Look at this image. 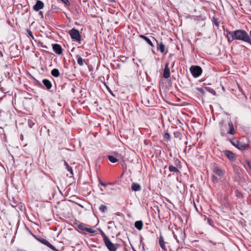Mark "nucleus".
<instances>
[{
	"mask_svg": "<svg viewBox=\"0 0 251 251\" xmlns=\"http://www.w3.org/2000/svg\"><path fill=\"white\" fill-rule=\"evenodd\" d=\"M235 39L243 41L251 45V30L250 31L249 35L243 30H236L235 31Z\"/></svg>",
	"mask_w": 251,
	"mask_h": 251,
	"instance_id": "1",
	"label": "nucleus"
},
{
	"mask_svg": "<svg viewBox=\"0 0 251 251\" xmlns=\"http://www.w3.org/2000/svg\"><path fill=\"white\" fill-rule=\"evenodd\" d=\"M100 233L103 238V242L105 246L109 251H116L118 245L114 244L110 239L105 235L102 230H100Z\"/></svg>",
	"mask_w": 251,
	"mask_h": 251,
	"instance_id": "2",
	"label": "nucleus"
},
{
	"mask_svg": "<svg viewBox=\"0 0 251 251\" xmlns=\"http://www.w3.org/2000/svg\"><path fill=\"white\" fill-rule=\"evenodd\" d=\"M232 145L240 151L247 150L249 148V144L241 140H233Z\"/></svg>",
	"mask_w": 251,
	"mask_h": 251,
	"instance_id": "3",
	"label": "nucleus"
},
{
	"mask_svg": "<svg viewBox=\"0 0 251 251\" xmlns=\"http://www.w3.org/2000/svg\"><path fill=\"white\" fill-rule=\"evenodd\" d=\"M190 71L194 77H198L202 73V69L198 66H192L190 68Z\"/></svg>",
	"mask_w": 251,
	"mask_h": 251,
	"instance_id": "4",
	"label": "nucleus"
},
{
	"mask_svg": "<svg viewBox=\"0 0 251 251\" xmlns=\"http://www.w3.org/2000/svg\"><path fill=\"white\" fill-rule=\"evenodd\" d=\"M69 34L73 40L76 41H80V35L77 30L73 28L69 31Z\"/></svg>",
	"mask_w": 251,
	"mask_h": 251,
	"instance_id": "5",
	"label": "nucleus"
},
{
	"mask_svg": "<svg viewBox=\"0 0 251 251\" xmlns=\"http://www.w3.org/2000/svg\"><path fill=\"white\" fill-rule=\"evenodd\" d=\"M77 227L81 230L85 231L90 233H94L95 232V230L92 228L88 227L87 225L83 223L78 224Z\"/></svg>",
	"mask_w": 251,
	"mask_h": 251,
	"instance_id": "6",
	"label": "nucleus"
},
{
	"mask_svg": "<svg viewBox=\"0 0 251 251\" xmlns=\"http://www.w3.org/2000/svg\"><path fill=\"white\" fill-rule=\"evenodd\" d=\"M225 154L230 161H233L235 159V155L231 151L229 150H226L224 151Z\"/></svg>",
	"mask_w": 251,
	"mask_h": 251,
	"instance_id": "7",
	"label": "nucleus"
},
{
	"mask_svg": "<svg viewBox=\"0 0 251 251\" xmlns=\"http://www.w3.org/2000/svg\"><path fill=\"white\" fill-rule=\"evenodd\" d=\"M44 6V3L41 1V0H38L36 2V3L35 5H34L33 9L36 11H38L40 9H42L43 8Z\"/></svg>",
	"mask_w": 251,
	"mask_h": 251,
	"instance_id": "8",
	"label": "nucleus"
},
{
	"mask_svg": "<svg viewBox=\"0 0 251 251\" xmlns=\"http://www.w3.org/2000/svg\"><path fill=\"white\" fill-rule=\"evenodd\" d=\"M235 31L233 32L229 31L227 30L226 31V37L227 38L228 41L231 42L232 41H233L235 38Z\"/></svg>",
	"mask_w": 251,
	"mask_h": 251,
	"instance_id": "9",
	"label": "nucleus"
},
{
	"mask_svg": "<svg viewBox=\"0 0 251 251\" xmlns=\"http://www.w3.org/2000/svg\"><path fill=\"white\" fill-rule=\"evenodd\" d=\"M163 77L165 78H168L170 77V69L169 68V63H167L165 65V68L163 71Z\"/></svg>",
	"mask_w": 251,
	"mask_h": 251,
	"instance_id": "10",
	"label": "nucleus"
},
{
	"mask_svg": "<svg viewBox=\"0 0 251 251\" xmlns=\"http://www.w3.org/2000/svg\"><path fill=\"white\" fill-rule=\"evenodd\" d=\"M53 51L58 54H61L62 52L61 47L57 44L53 45L52 46Z\"/></svg>",
	"mask_w": 251,
	"mask_h": 251,
	"instance_id": "11",
	"label": "nucleus"
},
{
	"mask_svg": "<svg viewBox=\"0 0 251 251\" xmlns=\"http://www.w3.org/2000/svg\"><path fill=\"white\" fill-rule=\"evenodd\" d=\"M213 172L215 174L220 177H222L224 175V172L219 168L216 167L214 168Z\"/></svg>",
	"mask_w": 251,
	"mask_h": 251,
	"instance_id": "12",
	"label": "nucleus"
},
{
	"mask_svg": "<svg viewBox=\"0 0 251 251\" xmlns=\"http://www.w3.org/2000/svg\"><path fill=\"white\" fill-rule=\"evenodd\" d=\"M43 244L46 245L47 246H48V247H49L50 249H51L53 251H56V249H55V248L52 246L48 241L45 240V239H43L41 240V241Z\"/></svg>",
	"mask_w": 251,
	"mask_h": 251,
	"instance_id": "13",
	"label": "nucleus"
},
{
	"mask_svg": "<svg viewBox=\"0 0 251 251\" xmlns=\"http://www.w3.org/2000/svg\"><path fill=\"white\" fill-rule=\"evenodd\" d=\"M131 189L134 191H138L141 190V186L138 183H133L131 186Z\"/></svg>",
	"mask_w": 251,
	"mask_h": 251,
	"instance_id": "14",
	"label": "nucleus"
},
{
	"mask_svg": "<svg viewBox=\"0 0 251 251\" xmlns=\"http://www.w3.org/2000/svg\"><path fill=\"white\" fill-rule=\"evenodd\" d=\"M143 222L141 221H138L135 222V227L139 230H141L143 227Z\"/></svg>",
	"mask_w": 251,
	"mask_h": 251,
	"instance_id": "15",
	"label": "nucleus"
},
{
	"mask_svg": "<svg viewBox=\"0 0 251 251\" xmlns=\"http://www.w3.org/2000/svg\"><path fill=\"white\" fill-rule=\"evenodd\" d=\"M159 245L162 249H165V243L164 241V238L162 236H160L159 238Z\"/></svg>",
	"mask_w": 251,
	"mask_h": 251,
	"instance_id": "16",
	"label": "nucleus"
},
{
	"mask_svg": "<svg viewBox=\"0 0 251 251\" xmlns=\"http://www.w3.org/2000/svg\"><path fill=\"white\" fill-rule=\"evenodd\" d=\"M43 83L48 89H50L52 86L51 82L48 79H44L43 80Z\"/></svg>",
	"mask_w": 251,
	"mask_h": 251,
	"instance_id": "17",
	"label": "nucleus"
},
{
	"mask_svg": "<svg viewBox=\"0 0 251 251\" xmlns=\"http://www.w3.org/2000/svg\"><path fill=\"white\" fill-rule=\"evenodd\" d=\"M140 37L143 39L144 40H145L151 46L153 47V45L151 40L148 38L147 37L143 35H140Z\"/></svg>",
	"mask_w": 251,
	"mask_h": 251,
	"instance_id": "18",
	"label": "nucleus"
},
{
	"mask_svg": "<svg viewBox=\"0 0 251 251\" xmlns=\"http://www.w3.org/2000/svg\"><path fill=\"white\" fill-rule=\"evenodd\" d=\"M228 126L229 127V130L228 132V133L231 134V135H234L235 134V131L234 129L233 125L232 123L231 122L229 123Z\"/></svg>",
	"mask_w": 251,
	"mask_h": 251,
	"instance_id": "19",
	"label": "nucleus"
},
{
	"mask_svg": "<svg viewBox=\"0 0 251 251\" xmlns=\"http://www.w3.org/2000/svg\"><path fill=\"white\" fill-rule=\"evenodd\" d=\"M51 74L54 77H58L59 76L60 73L58 69H53L51 71Z\"/></svg>",
	"mask_w": 251,
	"mask_h": 251,
	"instance_id": "20",
	"label": "nucleus"
},
{
	"mask_svg": "<svg viewBox=\"0 0 251 251\" xmlns=\"http://www.w3.org/2000/svg\"><path fill=\"white\" fill-rule=\"evenodd\" d=\"M76 58L77 59V63L80 65L82 66L84 64V60L82 59L80 56L76 55Z\"/></svg>",
	"mask_w": 251,
	"mask_h": 251,
	"instance_id": "21",
	"label": "nucleus"
},
{
	"mask_svg": "<svg viewBox=\"0 0 251 251\" xmlns=\"http://www.w3.org/2000/svg\"><path fill=\"white\" fill-rule=\"evenodd\" d=\"M108 158L109 160L112 163H116L119 160L118 158H116V157L113 155L108 156Z\"/></svg>",
	"mask_w": 251,
	"mask_h": 251,
	"instance_id": "22",
	"label": "nucleus"
},
{
	"mask_svg": "<svg viewBox=\"0 0 251 251\" xmlns=\"http://www.w3.org/2000/svg\"><path fill=\"white\" fill-rule=\"evenodd\" d=\"M158 49L162 53H163L165 51V48L163 43H160L158 44Z\"/></svg>",
	"mask_w": 251,
	"mask_h": 251,
	"instance_id": "23",
	"label": "nucleus"
},
{
	"mask_svg": "<svg viewBox=\"0 0 251 251\" xmlns=\"http://www.w3.org/2000/svg\"><path fill=\"white\" fill-rule=\"evenodd\" d=\"M64 163H65V165L66 166V168L67 169V170L70 173V174L72 175H73V171L72 167L71 166H70L69 165V164L66 161H65Z\"/></svg>",
	"mask_w": 251,
	"mask_h": 251,
	"instance_id": "24",
	"label": "nucleus"
},
{
	"mask_svg": "<svg viewBox=\"0 0 251 251\" xmlns=\"http://www.w3.org/2000/svg\"><path fill=\"white\" fill-rule=\"evenodd\" d=\"M169 169L170 172H173L175 173L178 172V170L176 167L173 165H169Z\"/></svg>",
	"mask_w": 251,
	"mask_h": 251,
	"instance_id": "25",
	"label": "nucleus"
},
{
	"mask_svg": "<svg viewBox=\"0 0 251 251\" xmlns=\"http://www.w3.org/2000/svg\"><path fill=\"white\" fill-rule=\"evenodd\" d=\"M112 155L115 156V157H116V158H118L119 160L123 159L122 155L118 152H114Z\"/></svg>",
	"mask_w": 251,
	"mask_h": 251,
	"instance_id": "26",
	"label": "nucleus"
},
{
	"mask_svg": "<svg viewBox=\"0 0 251 251\" xmlns=\"http://www.w3.org/2000/svg\"><path fill=\"white\" fill-rule=\"evenodd\" d=\"M100 209L101 212H104L107 209V207L104 205H101Z\"/></svg>",
	"mask_w": 251,
	"mask_h": 251,
	"instance_id": "27",
	"label": "nucleus"
},
{
	"mask_svg": "<svg viewBox=\"0 0 251 251\" xmlns=\"http://www.w3.org/2000/svg\"><path fill=\"white\" fill-rule=\"evenodd\" d=\"M164 138L167 141L170 140V134L168 133H165L164 135Z\"/></svg>",
	"mask_w": 251,
	"mask_h": 251,
	"instance_id": "28",
	"label": "nucleus"
},
{
	"mask_svg": "<svg viewBox=\"0 0 251 251\" xmlns=\"http://www.w3.org/2000/svg\"><path fill=\"white\" fill-rule=\"evenodd\" d=\"M61 1L64 3L67 6H70V3L68 0H61Z\"/></svg>",
	"mask_w": 251,
	"mask_h": 251,
	"instance_id": "29",
	"label": "nucleus"
},
{
	"mask_svg": "<svg viewBox=\"0 0 251 251\" xmlns=\"http://www.w3.org/2000/svg\"><path fill=\"white\" fill-rule=\"evenodd\" d=\"M27 32H28V34L30 35V36H31L32 37V38L33 39L34 37L32 34L31 31L30 30H28Z\"/></svg>",
	"mask_w": 251,
	"mask_h": 251,
	"instance_id": "30",
	"label": "nucleus"
},
{
	"mask_svg": "<svg viewBox=\"0 0 251 251\" xmlns=\"http://www.w3.org/2000/svg\"><path fill=\"white\" fill-rule=\"evenodd\" d=\"M238 88L240 90L244 95L245 94L241 87L238 85Z\"/></svg>",
	"mask_w": 251,
	"mask_h": 251,
	"instance_id": "31",
	"label": "nucleus"
},
{
	"mask_svg": "<svg viewBox=\"0 0 251 251\" xmlns=\"http://www.w3.org/2000/svg\"><path fill=\"white\" fill-rule=\"evenodd\" d=\"M101 185H102V186H105V184L103 183H101Z\"/></svg>",
	"mask_w": 251,
	"mask_h": 251,
	"instance_id": "32",
	"label": "nucleus"
},
{
	"mask_svg": "<svg viewBox=\"0 0 251 251\" xmlns=\"http://www.w3.org/2000/svg\"><path fill=\"white\" fill-rule=\"evenodd\" d=\"M156 42L158 44L157 41L155 39Z\"/></svg>",
	"mask_w": 251,
	"mask_h": 251,
	"instance_id": "33",
	"label": "nucleus"
},
{
	"mask_svg": "<svg viewBox=\"0 0 251 251\" xmlns=\"http://www.w3.org/2000/svg\"><path fill=\"white\" fill-rule=\"evenodd\" d=\"M250 3H251V2H250Z\"/></svg>",
	"mask_w": 251,
	"mask_h": 251,
	"instance_id": "34",
	"label": "nucleus"
},
{
	"mask_svg": "<svg viewBox=\"0 0 251 251\" xmlns=\"http://www.w3.org/2000/svg\"><path fill=\"white\" fill-rule=\"evenodd\" d=\"M134 251H135V250H134Z\"/></svg>",
	"mask_w": 251,
	"mask_h": 251,
	"instance_id": "35",
	"label": "nucleus"
}]
</instances>
